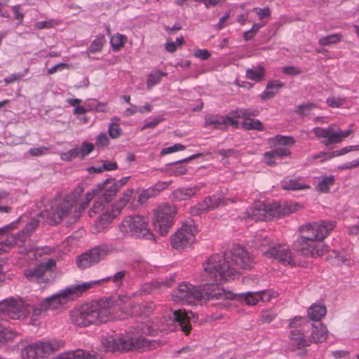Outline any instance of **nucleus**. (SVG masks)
Returning <instances> with one entry per match:
<instances>
[{
  "instance_id": "obj_40",
  "label": "nucleus",
  "mask_w": 359,
  "mask_h": 359,
  "mask_svg": "<svg viewBox=\"0 0 359 359\" xmlns=\"http://www.w3.org/2000/svg\"><path fill=\"white\" fill-rule=\"evenodd\" d=\"M343 36L340 33L330 34L319 39L318 43L321 46H330L341 41Z\"/></svg>"
},
{
  "instance_id": "obj_16",
  "label": "nucleus",
  "mask_w": 359,
  "mask_h": 359,
  "mask_svg": "<svg viewBox=\"0 0 359 359\" xmlns=\"http://www.w3.org/2000/svg\"><path fill=\"white\" fill-rule=\"evenodd\" d=\"M118 191L114 184V179H107L102 183L98 184L95 189L87 194H93V198L101 194L100 197L102 198L104 203H108L114 198Z\"/></svg>"
},
{
  "instance_id": "obj_4",
  "label": "nucleus",
  "mask_w": 359,
  "mask_h": 359,
  "mask_svg": "<svg viewBox=\"0 0 359 359\" xmlns=\"http://www.w3.org/2000/svg\"><path fill=\"white\" fill-rule=\"evenodd\" d=\"M336 227V222L320 220L308 223L299 228V235L294 242V248L306 256L321 257L328 250L323 241Z\"/></svg>"
},
{
  "instance_id": "obj_58",
  "label": "nucleus",
  "mask_w": 359,
  "mask_h": 359,
  "mask_svg": "<svg viewBox=\"0 0 359 359\" xmlns=\"http://www.w3.org/2000/svg\"><path fill=\"white\" fill-rule=\"evenodd\" d=\"M276 317V314L272 311H264L261 313V320L265 323H270Z\"/></svg>"
},
{
  "instance_id": "obj_53",
  "label": "nucleus",
  "mask_w": 359,
  "mask_h": 359,
  "mask_svg": "<svg viewBox=\"0 0 359 359\" xmlns=\"http://www.w3.org/2000/svg\"><path fill=\"white\" fill-rule=\"evenodd\" d=\"M238 118H241V117L236 116V111H232L229 116L224 117V129L228 125H231L234 128H237L238 124Z\"/></svg>"
},
{
  "instance_id": "obj_34",
  "label": "nucleus",
  "mask_w": 359,
  "mask_h": 359,
  "mask_svg": "<svg viewBox=\"0 0 359 359\" xmlns=\"http://www.w3.org/2000/svg\"><path fill=\"white\" fill-rule=\"evenodd\" d=\"M76 263L81 269H86L96 264L90 250L79 256Z\"/></svg>"
},
{
  "instance_id": "obj_47",
  "label": "nucleus",
  "mask_w": 359,
  "mask_h": 359,
  "mask_svg": "<svg viewBox=\"0 0 359 359\" xmlns=\"http://www.w3.org/2000/svg\"><path fill=\"white\" fill-rule=\"evenodd\" d=\"M16 244V237L13 236L10 239L7 238L6 241L3 243H0V255L8 252Z\"/></svg>"
},
{
  "instance_id": "obj_32",
  "label": "nucleus",
  "mask_w": 359,
  "mask_h": 359,
  "mask_svg": "<svg viewBox=\"0 0 359 359\" xmlns=\"http://www.w3.org/2000/svg\"><path fill=\"white\" fill-rule=\"evenodd\" d=\"M319 182L317 186V190L322 193L329 192L331 186L334 184V177L332 175L324 176L318 178Z\"/></svg>"
},
{
  "instance_id": "obj_18",
  "label": "nucleus",
  "mask_w": 359,
  "mask_h": 359,
  "mask_svg": "<svg viewBox=\"0 0 359 359\" xmlns=\"http://www.w3.org/2000/svg\"><path fill=\"white\" fill-rule=\"evenodd\" d=\"M55 266V261L48 259L32 269L25 271V276L29 280H43V276L48 271H50Z\"/></svg>"
},
{
  "instance_id": "obj_55",
  "label": "nucleus",
  "mask_w": 359,
  "mask_h": 359,
  "mask_svg": "<svg viewBox=\"0 0 359 359\" xmlns=\"http://www.w3.org/2000/svg\"><path fill=\"white\" fill-rule=\"evenodd\" d=\"M184 149H185V146H184L182 144L177 143V144H174L173 146L163 148L161 151V154L162 156H165V155H167V154H172V153H174V152H177V151H183Z\"/></svg>"
},
{
  "instance_id": "obj_61",
  "label": "nucleus",
  "mask_w": 359,
  "mask_h": 359,
  "mask_svg": "<svg viewBox=\"0 0 359 359\" xmlns=\"http://www.w3.org/2000/svg\"><path fill=\"white\" fill-rule=\"evenodd\" d=\"M171 170L175 175H182L187 172V168L184 165L176 163L171 168Z\"/></svg>"
},
{
  "instance_id": "obj_60",
  "label": "nucleus",
  "mask_w": 359,
  "mask_h": 359,
  "mask_svg": "<svg viewBox=\"0 0 359 359\" xmlns=\"http://www.w3.org/2000/svg\"><path fill=\"white\" fill-rule=\"evenodd\" d=\"M326 102L330 107L337 108L344 104V100L341 97H331L327 99Z\"/></svg>"
},
{
  "instance_id": "obj_10",
  "label": "nucleus",
  "mask_w": 359,
  "mask_h": 359,
  "mask_svg": "<svg viewBox=\"0 0 359 359\" xmlns=\"http://www.w3.org/2000/svg\"><path fill=\"white\" fill-rule=\"evenodd\" d=\"M102 344L107 351L128 352L144 349L149 346V341L142 336L126 333L102 339Z\"/></svg>"
},
{
  "instance_id": "obj_2",
  "label": "nucleus",
  "mask_w": 359,
  "mask_h": 359,
  "mask_svg": "<svg viewBox=\"0 0 359 359\" xmlns=\"http://www.w3.org/2000/svg\"><path fill=\"white\" fill-rule=\"evenodd\" d=\"M129 302L128 297H119L116 301L111 298L92 301L72 310L71 321L81 327L105 323L115 318V313L123 304L130 305Z\"/></svg>"
},
{
  "instance_id": "obj_6",
  "label": "nucleus",
  "mask_w": 359,
  "mask_h": 359,
  "mask_svg": "<svg viewBox=\"0 0 359 359\" xmlns=\"http://www.w3.org/2000/svg\"><path fill=\"white\" fill-rule=\"evenodd\" d=\"M95 282H86L82 284L71 285L58 292L35 303L34 299L23 300L30 305L31 323L36 325L38 320L44 316L48 310H56L73 300L79 294L90 288Z\"/></svg>"
},
{
  "instance_id": "obj_5",
  "label": "nucleus",
  "mask_w": 359,
  "mask_h": 359,
  "mask_svg": "<svg viewBox=\"0 0 359 359\" xmlns=\"http://www.w3.org/2000/svg\"><path fill=\"white\" fill-rule=\"evenodd\" d=\"M201 285H194L189 283H182L174 292L175 301L182 304L196 305L201 301L233 299L235 294L231 291L224 290L218 284L210 282Z\"/></svg>"
},
{
  "instance_id": "obj_21",
  "label": "nucleus",
  "mask_w": 359,
  "mask_h": 359,
  "mask_svg": "<svg viewBox=\"0 0 359 359\" xmlns=\"http://www.w3.org/2000/svg\"><path fill=\"white\" fill-rule=\"evenodd\" d=\"M280 185L283 189L288 191H300L311 188L310 185L306 184L305 180L301 177L294 179L285 177L281 181Z\"/></svg>"
},
{
  "instance_id": "obj_26",
  "label": "nucleus",
  "mask_w": 359,
  "mask_h": 359,
  "mask_svg": "<svg viewBox=\"0 0 359 359\" xmlns=\"http://www.w3.org/2000/svg\"><path fill=\"white\" fill-rule=\"evenodd\" d=\"M284 86V83L279 80H273L267 83L266 89L260 95L263 100L273 98L278 91Z\"/></svg>"
},
{
  "instance_id": "obj_36",
  "label": "nucleus",
  "mask_w": 359,
  "mask_h": 359,
  "mask_svg": "<svg viewBox=\"0 0 359 359\" xmlns=\"http://www.w3.org/2000/svg\"><path fill=\"white\" fill-rule=\"evenodd\" d=\"M269 143L273 145H284V146H292L294 144L295 141L291 136H284L278 135L269 140Z\"/></svg>"
},
{
  "instance_id": "obj_51",
  "label": "nucleus",
  "mask_w": 359,
  "mask_h": 359,
  "mask_svg": "<svg viewBox=\"0 0 359 359\" xmlns=\"http://www.w3.org/2000/svg\"><path fill=\"white\" fill-rule=\"evenodd\" d=\"M94 145L92 143L83 142L81 147H79V154L80 158H83L94 150Z\"/></svg>"
},
{
  "instance_id": "obj_63",
  "label": "nucleus",
  "mask_w": 359,
  "mask_h": 359,
  "mask_svg": "<svg viewBox=\"0 0 359 359\" xmlns=\"http://www.w3.org/2000/svg\"><path fill=\"white\" fill-rule=\"evenodd\" d=\"M283 72L287 75L296 76L301 73L299 68L294 66H287L283 67Z\"/></svg>"
},
{
  "instance_id": "obj_62",
  "label": "nucleus",
  "mask_w": 359,
  "mask_h": 359,
  "mask_svg": "<svg viewBox=\"0 0 359 359\" xmlns=\"http://www.w3.org/2000/svg\"><path fill=\"white\" fill-rule=\"evenodd\" d=\"M194 55L197 58L205 60L210 57V53L207 49H197L194 53Z\"/></svg>"
},
{
  "instance_id": "obj_39",
  "label": "nucleus",
  "mask_w": 359,
  "mask_h": 359,
  "mask_svg": "<svg viewBox=\"0 0 359 359\" xmlns=\"http://www.w3.org/2000/svg\"><path fill=\"white\" fill-rule=\"evenodd\" d=\"M105 42V37L103 35H98L90 45L88 51L91 53L101 51Z\"/></svg>"
},
{
  "instance_id": "obj_56",
  "label": "nucleus",
  "mask_w": 359,
  "mask_h": 359,
  "mask_svg": "<svg viewBox=\"0 0 359 359\" xmlns=\"http://www.w3.org/2000/svg\"><path fill=\"white\" fill-rule=\"evenodd\" d=\"M258 16L259 19L263 20L271 15V10L269 7L263 8L255 7L252 10Z\"/></svg>"
},
{
  "instance_id": "obj_49",
  "label": "nucleus",
  "mask_w": 359,
  "mask_h": 359,
  "mask_svg": "<svg viewBox=\"0 0 359 359\" xmlns=\"http://www.w3.org/2000/svg\"><path fill=\"white\" fill-rule=\"evenodd\" d=\"M155 193L153 189H151L150 187L144 189L141 191V193L139 195L137 202L144 204L150 198L155 197Z\"/></svg>"
},
{
  "instance_id": "obj_17",
  "label": "nucleus",
  "mask_w": 359,
  "mask_h": 359,
  "mask_svg": "<svg viewBox=\"0 0 359 359\" xmlns=\"http://www.w3.org/2000/svg\"><path fill=\"white\" fill-rule=\"evenodd\" d=\"M121 214L113 205H107L104 212L101 215L100 218L95 222L93 226V231L99 233L104 231L113 219Z\"/></svg>"
},
{
  "instance_id": "obj_12",
  "label": "nucleus",
  "mask_w": 359,
  "mask_h": 359,
  "mask_svg": "<svg viewBox=\"0 0 359 359\" xmlns=\"http://www.w3.org/2000/svg\"><path fill=\"white\" fill-rule=\"evenodd\" d=\"M255 242L256 244L259 245L266 259L276 260L285 265L292 264L291 252L287 245L280 244L271 245L270 239L262 236H257Z\"/></svg>"
},
{
  "instance_id": "obj_3",
  "label": "nucleus",
  "mask_w": 359,
  "mask_h": 359,
  "mask_svg": "<svg viewBox=\"0 0 359 359\" xmlns=\"http://www.w3.org/2000/svg\"><path fill=\"white\" fill-rule=\"evenodd\" d=\"M84 189L78 185L74 190L65 196H55L50 203V208L46 210V215L50 222L58 224L63 219L69 222H76L93 199V194H82Z\"/></svg>"
},
{
  "instance_id": "obj_15",
  "label": "nucleus",
  "mask_w": 359,
  "mask_h": 359,
  "mask_svg": "<svg viewBox=\"0 0 359 359\" xmlns=\"http://www.w3.org/2000/svg\"><path fill=\"white\" fill-rule=\"evenodd\" d=\"M238 201L235 198H219L217 196L207 197L203 201L198 203L191 208L192 215H200L207 211L214 210L219 205H227L229 203H236Z\"/></svg>"
},
{
  "instance_id": "obj_30",
  "label": "nucleus",
  "mask_w": 359,
  "mask_h": 359,
  "mask_svg": "<svg viewBox=\"0 0 359 359\" xmlns=\"http://www.w3.org/2000/svg\"><path fill=\"white\" fill-rule=\"evenodd\" d=\"M265 76V69L262 66H257L246 71L247 79L259 82L262 81Z\"/></svg>"
},
{
  "instance_id": "obj_24",
  "label": "nucleus",
  "mask_w": 359,
  "mask_h": 359,
  "mask_svg": "<svg viewBox=\"0 0 359 359\" xmlns=\"http://www.w3.org/2000/svg\"><path fill=\"white\" fill-rule=\"evenodd\" d=\"M39 349L40 358H45L50 354L58 351L62 346V343L57 340H50L46 341L36 342Z\"/></svg>"
},
{
  "instance_id": "obj_45",
  "label": "nucleus",
  "mask_w": 359,
  "mask_h": 359,
  "mask_svg": "<svg viewBox=\"0 0 359 359\" xmlns=\"http://www.w3.org/2000/svg\"><path fill=\"white\" fill-rule=\"evenodd\" d=\"M316 107L314 103L302 104L297 107L296 112L302 116H306L310 115L311 111Z\"/></svg>"
},
{
  "instance_id": "obj_41",
  "label": "nucleus",
  "mask_w": 359,
  "mask_h": 359,
  "mask_svg": "<svg viewBox=\"0 0 359 359\" xmlns=\"http://www.w3.org/2000/svg\"><path fill=\"white\" fill-rule=\"evenodd\" d=\"M127 37L124 35L116 34L111 36L110 43L114 51H118L125 44Z\"/></svg>"
},
{
  "instance_id": "obj_64",
  "label": "nucleus",
  "mask_w": 359,
  "mask_h": 359,
  "mask_svg": "<svg viewBox=\"0 0 359 359\" xmlns=\"http://www.w3.org/2000/svg\"><path fill=\"white\" fill-rule=\"evenodd\" d=\"M358 166H359V163L356 159V160L353 161L352 162H348V163H346L344 164H341L337 167V168H338V170H348V169L356 168Z\"/></svg>"
},
{
  "instance_id": "obj_13",
  "label": "nucleus",
  "mask_w": 359,
  "mask_h": 359,
  "mask_svg": "<svg viewBox=\"0 0 359 359\" xmlns=\"http://www.w3.org/2000/svg\"><path fill=\"white\" fill-rule=\"evenodd\" d=\"M176 212L175 205L168 203L160 205L156 210L154 225L161 236H165L169 232Z\"/></svg>"
},
{
  "instance_id": "obj_27",
  "label": "nucleus",
  "mask_w": 359,
  "mask_h": 359,
  "mask_svg": "<svg viewBox=\"0 0 359 359\" xmlns=\"http://www.w3.org/2000/svg\"><path fill=\"white\" fill-rule=\"evenodd\" d=\"M55 359H99L95 354L79 349L60 354Z\"/></svg>"
},
{
  "instance_id": "obj_44",
  "label": "nucleus",
  "mask_w": 359,
  "mask_h": 359,
  "mask_svg": "<svg viewBox=\"0 0 359 359\" xmlns=\"http://www.w3.org/2000/svg\"><path fill=\"white\" fill-rule=\"evenodd\" d=\"M104 202V200L101 197H99L98 199L95 201L93 207L89 211L90 217H94L97 213L106 210L107 207L106 205L107 203Z\"/></svg>"
},
{
  "instance_id": "obj_31",
  "label": "nucleus",
  "mask_w": 359,
  "mask_h": 359,
  "mask_svg": "<svg viewBox=\"0 0 359 359\" xmlns=\"http://www.w3.org/2000/svg\"><path fill=\"white\" fill-rule=\"evenodd\" d=\"M126 271H121L115 273L113 276H109L103 279L93 280V282H95V283L92 286V288L95 286L100 285L103 282H108L111 280L116 286L120 287L122 285V282L123 278L126 276Z\"/></svg>"
},
{
  "instance_id": "obj_11",
  "label": "nucleus",
  "mask_w": 359,
  "mask_h": 359,
  "mask_svg": "<svg viewBox=\"0 0 359 359\" xmlns=\"http://www.w3.org/2000/svg\"><path fill=\"white\" fill-rule=\"evenodd\" d=\"M119 231L126 237L144 238L154 240V233L149 229L145 219L140 215L127 216L119 225Z\"/></svg>"
},
{
  "instance_id": "obj_9",
  "label": "nucleus",
  "mask_w": 359,
  "mask_h": 359,
  "mask_svg": "<svg viewBox=\"0 0 359 359\" xmlns=\"http://www.w3.org/2000/svg\"><path fill=\"white\" fill-rule=\"evenodd\" d=\"M301 207L299 203L286 204L281 207L278 203H258L250 208L243 213V219L246 222L264 221L288 215Z\"/></svg>"
},
{
  "instance_id": "obj_1",
  "label": "nucleus",
  "mask_w": 359,
  "mask_h": 359,
  "mask_svg": "<svg viewBox=\"0 0 359 359\" xmlns=\"http://www.w3.org/2000/svg\"><path fill=\"white\" fill-rule=\"evenodd\" d=\"M253 258L242 246L234 245L224 255L215 254L203 263L204 280L223 284L233 280L238 269L251 268Z\"/></svg>"
},
{
  "instance_id": "obj_20",
  "label": "nucleus",
  "mask_w": 359,
  "mask_h": 359,
  "mask_svg": "<svg viewBox=\"0 0 359 359\" xmlns=\"http://www.w3.org/2000/svg\"><path fill=\"white\" fill-rule=\"evenodd\" d=\"M202 186L196 185L193 187L179 188L173 191L170 195V199L174 201H182L190 199L198 191L201 190Z\"/></svg>"
},
{
  "instance_id": "obj_57",
  "label": "nucleus",
  "mask_w": 359,
  "mask_h": 359,
  "mask_svg": "<svg viewBox=\"0 0 359 359\" xmlns=\"http://www.w3.org/2000/svg\"><path fill=\"white\" fill-rule=\"evenodd\" d=\"M49 148L47 147H34L29 150V153L32 156H40L48 153Z\"/></svg>"
},
{
  "instance_id": "obj_23",
  "label": "nucleus",
  "mask_w": 359,
  "mask_h": 359,
  "mask_svg": "<svg viewBox=\"0 0 359 359\" xmlns=\"http://www.w3.org/2000/svg\"><path fill=\"white\" fill-rule=\"evenodd\" d=\"M290 154L291 151L289 149L278 147L271 151L265 152L264 154V158L268 165L273 166L276 165V159L289 156Z\"/></svg>"
},
{
  "instance_id": "obj_35",
  "label": "nucleus",
  "mask_w": 359,
  "mask_h": 359,
  "mask_svg": "<svg viewBox=\"0 0 359 359\" xmlns=\"http://www.w3.org/2000/svg\"><path fill=\"white\" fill-rule=\"evenodd\" d=\"M168 74L166 72H163L161 71H153L148 75V79L147 81V87L148 89H151L154 86L158 84L163 76H167Z\"/></svg>"
},
{
  "instance_id": "obj_19",
  "label": "nucleus",
  "mask_w": 359,
  "mask_h": 359,
  "mask_svg": "<svg viewBox=\"0 0 359 359\" xmlns=\"http://www.w3.org/2000/svg\"><path fill=\"white\" fill-rule=\"evenodd\" d=\"M194 317L192 311H186L185 310L179 309L174 312V318L177 322L182 332L188 335L190 333L191 327L190 325V320Z\"/></svg>"
},
{
  "instance_id": "obj_38",
  "label": "nucleus",
  "mask_w": 359,
  "mask_h": 359,
  "mask_svg": "<svg viewBox=\"0 0 359 359\" xmlns=\"http://www.w3.org/2000/svg\"><path fill=\"white\" fill-rule=\"evenodd\" d=\"M113 122L111 123L108 128V133L109 136L113 139L119 137L121 135L122 130L119 126L120 118L118 117H114Z\"/></svg>"
},
{
  "instance_id": "obj_43",
  "label": "nucleus",
  "mask_w": 359,
  "mask_h": 359,
  "mask_svg": "<svg viewBox=\"0 0 359 359\" xmlns=\"http://www.w3.org/2000/svg\"><path fill=\"white\" fill-rule=\"evenodd\" d=\"M243 126L246 130H262L264 129L263 124L259 120L245 118L243 121Z\"/></svg>"
},
{
  "instance_id": "obj_42",
  "label": "nucleus",
  "mask_w": 359,
  "mask_h": 359,
  "mask_svg": "<svg viewBox=\"0 0 359 359\" xmlns=\"http://www.w3.org/2000/svg\"><path fill=\"white\" fill-rule=\"evenodd\" d=\"M248 305L255 306L260 302L259 292H248L241 294Z\"/></svg>"
},
{
  "instance_id": "obj_22",
  "label": "nucleus",
  "mask_w": 359,
  "mask_h": 359,
  "mask_svg": "<svg viewBox=\"0 0 359 359\" xmlns=\"http://www.w3.org/2000/svg\"><path fill=\"white\" fill-rule=\"evenodd\" d=\"M312 131L318 139H325L324 144L328 146L334 144V125H330L327 128L316 127Z\"/></svg>"
},
{
  "instance_id": "obj_48",
  "label": "nucleus",
  "mask_w": 359,
  "mask_h": 359,
  "mask_svg": "<svg viewBox=\"0 0 359 359\" xmlns=\"http://www.w3.org/2000/svg\"><path fill=\"white\" fill-rule=\"evenodd\" d=\"M39 225V222L38 220L35 219H32L27 225L23 229V230L21 231L20 233L18 234V236H20L21 234L23 237H26V236H28L29 235H30V233L32 232H33L36 228Z\"/></svg>"
},
{
  "instance_id": "obj_7",
  "label": "nucleus",
  "mask_w": 359,
  "mask_h": 359,
  "mask_svg": "<svg viewBox=\"0 0 359 359\" xmlns=\"http://www.w3.org/2000/svg\"><path fill=\"white\" fill-rule=\"evenodd\" d=\"M290 327L291 344L297 349L304 348L311 342L323 343L327 339L328 330L320 322L313 324L305 318L297 316L291 320Z\"/></svg>"
},
{
  "instance_id": "obj_14",
  "label": "nucleus",
  "mask_w": 359,
  "mask_h": 359,
  "mask_svg": "<svg viewBox=\"0 0 359 359\" xmlns=\"http://www.w3.org/2000/svg\"><path fill=\"white\" fill-rule=\"evenodd\" d=\"M196 233L197 229L194 221L185 222L171 237L172 248L180 250L190 246L195 242Z\"/></svg>"
},
{
  "instance_id": "obj_28",
  "label": "nucleus",
  "mask_w": 359,
  "mask_h": 359,
  "mask_svg": "<svg viewBox=\"0 0 359 359\" xmlns=\"http://www.w3.org/2000/svg\"><path fill=\"white\" fill-rule=\"evenodd\" d=\"M327 313L325 305L321 304H313L308 309V316L310 320L320 322Z\"/></svg>"
},
{
  "instance_id": "obj_33",
  "label": "nucleus",
  "mask_w": 359,
  "mask_h": 359,
  "mask_svg": "<svg viewBox=\"0 0 359 359\" xmlns=\"http://www.w3.org/2000/svg\"><path fill=\"white\" fill-rule=\"evenodd\" d=\"M39 349L37 343L28 345L22 351V357L23 359H36L40 358Z\"/></svg>"
},
{
  "instance_id": "obj_8",
  "label": "nucleus",
  "mask_w": 359,
  "mask_h": 359,
  "mask_svg": "<svg viewBox=\"0 0 359 359\" xmlns=\"http://www.w3.org/2000/svg\"><path fill=\"white\" fill-rule=\"evenodd\" d=\"M30 314V305L22 299L10 297L0 302V322L6 321L7 318L13 320H23ZM15 334L0 324V341L12 340Z\"/></svg>"
},
{
  "instance_id": "obj_52",
  "label": "nucleus",
  "mask_w": 359,
  "mask_h": 359,
  "mask_svg": "<svg viewBox=\"0 0 359 359\" xmlns=\"http://www.w3.org/2000/svg\"><path fill=\"white\" fill-rule=\"evenodd\" d=\"M59 24H60L59 21L52 19V20H49L37 22L34 26H35V28L37 29H50V28H53L54 26L57 25Z\"/></svg>"
},
{
  "instance_id": "obj_59",
  "label": "nucleus",
  "mask_w": 359,
  "mask_h": 359,
  "mask_svg": "<svg viewBox=\"0 0 359 359\" xmlns=\"http://www.w3.org/2000/svg\"><path fill=\"white\" fill-rule=\"evenodd\" d=\"M171 184V182H158L154 186L151 187V189H153L155 193L156 196L160 194L162 191L168 187Z\"/></svg>"
},
{
  "instance_id": "obj_29",
  "label": "nucleus",
  "mask_w": 359,
  "mask_h": 359,
  "mask_svg": "<svg viewBox=\"0 0 359 359\" xmlns=\"http://www.w3.org/2000/svg\"><path fill=\"white\" fill-rule=\"evenodd\" d=\"M205 126L215 129H224V116L220 115H207L205 118Z\"/></svg>"
},
{
  "instance_id": "obj_54",
  "label": "nucleus",
  "mask_w": 359,
  "mask_h": 359,
  "mask_svg": "<svg viewBox=\"0 0 359 359\" xmlns=\"http://www.w3.org/2000/svg\"><path fill=\"white\" fill-rule=\"evenodd\" d=\"M236 116L241 117V118H250V116H255L258 114L257 110H250L247 109H241L236 110Z\"/></svg>"
},
{
  "instance_id": "obj_50",
  "label": "nucleus",
  "mask_w": 359,
  "mask_h": 359,
  "mask_svg": "<svg viewBox=\"0 0 359 359\" xmlns=\"http://www.w3.org/2000/svg\"><path fill=\"white\" fill-rule=\"evenodd\" d=\"M60 158L64 161H72L74 158H79V147H76L69 151L60 154Z\"/></svg>"
},
{
  "instance_id": "obj_37",
  "label": "nucleus",
  "mask_w": 359,
  "mask_h": 359,
  "mask_svg": "<svg viewBox=\"0 0 359 359\" xmlns=\"http://www.w3.org/2000/svg\"><path fill=\"white\" fill-rule=\"evenodd\" d=\"M134 190L133 189H128L126 190L122 196L113 205L121 212L122 210L126 207V205L129 202L132 196L133 195Z\"/></svg>"
},
{
  "instance_id": "obj_25",
  "label": "nucleus",
  "mask_w": 359,
  "mask_h": 359,
  "mask_svg": "<svg viewBox=\"0 0 359 359\" xmlns=\"http://www.w3.org/2000/svg\"><path fill=\"white\" fill-rule=\"evenodd\" d=\"M113 251V246L106 244L95 246L90 250L96 264L104 259L107 255L111 254Z\"/></svg>"
},
{
  "instance_id": "obj_46",
  "label": "nucleus",
  "mask_w": 359,
  "mask_h": 359,
  "mask_svg": "<svg viewBox=\"0 0 359 359\" xmlns=\"http://www.w3.org/2000/svg\"><path fill=\"white\" fill-rule=\"evenodd\" d=\"M353 133V129L348 128L345 131H342L337 126L334 125V144L340 143L343 139L348 137Z\"/></svg>"
}]
</instances>
